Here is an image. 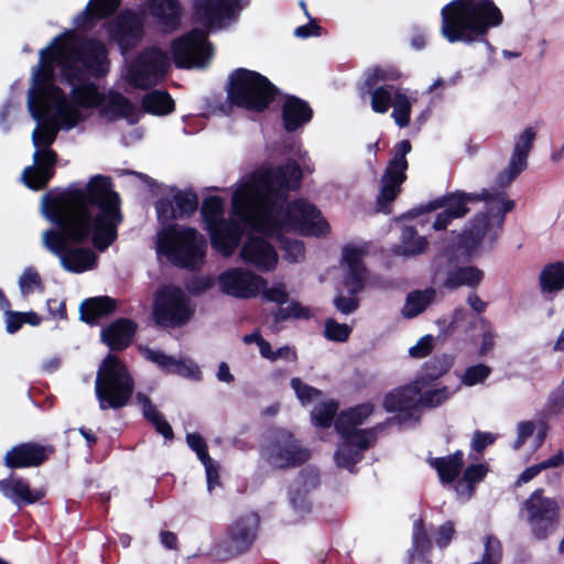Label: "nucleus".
Listing matches in <instances>:
<instances>
[{
    "mask_svg": "<svg viewBox=\"0 0 564 564\" xmlns=\"http://www.w3.org/2000/svg\"><path fill=\"white\" fill-rule=\"evenodd\" d=\"M441 33L449 43H489L491 29L503 23V13L494 0H479L443 14Z\"/></svg>",
    "mask_w": 564,
    "mask_h": 564,
    "instance_id": "obj_3",
    "label": "nucleus"
},
{
    "mask_svg": "<svg viewBox=\"0 0 564 564\" xmlns=\"http://www.w3.org/2000/svg\"><path fill=\"white\" fill-rule=\"evenodd\" d=\"M301 486L289 490V503L301 517L312 511V502L308 494L310 489H314L319 484L318 473L312 468L302 469L299 474Z\"/></svg>",
    "mask_w": 564,
    "mask_h": 564,
    "instance_id": "obj_28",
    "label": "nucleus"
},
{
    "mask_svg": "<svg viewBox=\"0 0 564 564\" xmlns=\"http://www.w3.org/2000/svg\"><path fill=\"white\" fill-rule=\"evenodd\" d=\"M539 286L542 293H557L564 290V262L547 263L539 275Z\"/></svg>",
    "mask_w": 564,
    "mask_h": 564,
    "instance_id": "obj_39",
    "label": "nucleus"
},
{
    "mask_svg": "<svg viewBox=\"0 0 564 564\" xmlns=\"http://www.w3.org/2000/svg\"><path fill=\"white\" fill-rule=\"evenodd\" d=\"M448 399V388L446 386L438 389L423 390L417 395V409L422 408H437Z\"/></svg>",
    "mask_w": 564,
    "mask_h": 564,
    "instance_id": "obj_55",
    "label": "nucleus"
},
{
    "mask_svg": "<svg viewBox=\"0 0 564 564\" xmlns=\"http://www.w3.org/2000/svg\"><path fill=\"white\" fill-rule=\"evenodd\" d=\"M171 52L176 68L191 69L203 66L212 57L213 47L207 33L194 28L172 41Z\"/></svg>",
    "mask_w": 564,
    "mask_h": 564,
    "instance_id": "obj_15",
    "label": "nucleus"
},
{
    "mask_svg": "<svg viewBox=\"0 0 564 564\" xmlns=\"http://www.w3.org/2000/svg\"><path fill=\"white\" fill-rule=\"evenodd\" d=\"M484 278V271L475 265L458 267L447 272L443 286L447 290H456L462 286L475 289Z\"/></svg>",
    "mask_w": 564,
    "mask_h": 564,
    "instance_id": "obj_36",
    "label": "nucleus"
},
{
    "mask_svg": "<svg viewBox=\"0 0 564 564\" xmlns=\"http://www.w3.org/2000/svg\"><path fill=\"white\" fill-rule=\"evenodd\" d=\"M373 412L375 405L371 402H364L343 410L336 417L335 430L337 433H341L358 429Z\"/></svg>",
    "mask_w": 564,
    "mask_h": 564,
    "instance_id": "obj_35",
    "label": "nucleus"
},
{
    "mask_svg": "<svg viewBox=\"0 0 564 564\" xmlns=\"http://www.w3.org/2000/svg\"><path fill=\"white\" fill-rule=\"evenodd\" d=\"M391 107H393L391 117L395 124L400 128L408 127L411 121L412 104L403 90L395 95Z\"/></svg>",
    "mask_w": 564,
    "mask_h": 564,
    "instance_id": "obj_51",
    "label": "nucleus"
},
{
    "mask_svg": "<svg viewBox=\"0 0 564 564\" xmlns=\"http://www.w3.org/2000/svg\"><path fill=\"white\" fill-rule=\"evenodd\" d=\"M134 392V379L126 364L109 352L97 371L95 393L99 409L120 410L130 403Z\"/></svg>",
    "mask_w": 564,
    "mask_h": 564,
    "instance_id": "obj_8",
    "label": "nucleus"
},
{
    "mask_svg": "<svg viewBox=\"0 0 564 564\" xmlns=\"http://www.w3.org/2000/svg\"><path fill=\"white\" fill-rule=\"evenodd\" d=\"M290 384L291 388L294 390L296 398L301 401L302 404H308L322 395L321 390H318L315 387L308 386L297 377L292 378Z\"/></svg>",
    "mask_w": 564,
    "mask_h": 564,
    "instance_id": "obj_59",
    "label": "nucleus"
},
{
    "mask_svg": "<svg viewBox=\"0 0 564 564\" xmlns=\"http://www.w3.org/2000/svg\"><path fill=\"white\" fill-rule=\"evenodd\" d=\"M454 365V356L442 354L424 362L421 372L413 380L422 390L445 376Z\"/></svg>",
    "mask_w": 564,
    "mask_h": 564,
    "instance_id": "obj_32",
    "label": "nucleus"
},
{
    "mask_svg": "<svg viewBox=\"0 0 564 564\" xmlns=\"http://www.w3.org/2000/svg\"><path fill=\"white\" fill-rule=\"evenodd\" d=\"M338 411V402L328 400L317 404L312 411V421L316 427L328 429L335 424Z\"/></svg>",
    "mask_w": 564,
    "mask_h": 564,
    "instance_id": "obj_48",
    "label": "nucleus"
},
{
    "mask_svg": "<svg viewBox=\"0 0 564 564\" xmlns=\"http://www.w3.org/2000/svg\"><path fill=\"white\" fill-rule=\"evenodd\" d=\"M52 445L37 442H22L12 446L3 457V465L9 469L36 468L45 464L54 454Z\"/></svg>",
    "mask_w": 564,
    "mask_h": 564,
    "instance_id": "obj_19",
    "label": "nucleus"
},
{
    "mask_svg": "<svg viewBox=\"0 0 564 564\" xmlns=\"http://www.w3.org/2000/svg\"><path fill=\"white\" fill-rule=\"evenodd\" d=\"M402 89L392 85L383 84L375 89L370 95V106L376 113H386L391 108L395 95Z\"/></svg>",
    "mask_w": 564,
    "mask_h": 564,
    "instance_id": "obj_45",
    "label": "nucleus"
},
{
    "mask_svg": "<svg viewBox=\"0 0 564 564\" xmlns=\"http://www.w3.org/2000/svg\"><path fill=\"white\" fill-rule=\"evenodd\" d=\"M51 119L50 113L48 117L39 122V126L33 130L32 143L35 149H52L51 145L56 140L57 129L46 123V121H51Z\"/></svg>",
    "mask_w": 564,
    "mask_h": 564,
    "instance_id": "obj_52",
    "label": "nucleus"
},
{
    "mask_svg": "<svg viewBox=\"0 0 564 564\" xmlns=\"http://www.w3.org/2000/svg\"><path fill=\"white\" fill-rule=\"evenodd\" d=\"M143 356L147 360L155 364L161 370L166 373H172V369L176 362V359L172 356L166 355L161 350H155L152 348H144Z\"/></svg>",
    "mask_w": 564,
    "mask_h": 564,
    "instance_id": "obj_61",
    "label": "nucleus"
},
{
    "mask_svg": "<svg viewBox=\"0 0 564 564\" xmlns=\"http://www.w3.org/2000/svg\"><path fill=\"white\" fill-rule=\"evenodd\" d=\"M345 445H349L360 453L375 445L377 442L376 430L372 429H355L347 432L338 433Z\"/></svg>",
    "mask_w": 564,
    "mask_h": 564,
    "instance_id": "obj_46",
    "label": "nucleus"
},
{
    "mask_svg": "<svg viewBox=\"0 0 564 564\" xmlns=\"http://www.w3.org/2000/svg\"><path fill=\"white\" fill-rule=\"evenodd\" d=\"M502 561L501 542L494 535H487L485 539L484 552L478 564H500Z\"/></svg>",
    "mask_w": 564,
    "mask_h": 564,
    "instance_id": "obj_56",
    "label": "nucleus"
},
{
    "mask_svg": "<svg viewBox=\"0 0 564 564\" xmlns=\"http://www.w3.org/2000/svg\"><path fill=\"white\" fill-rule=\"evenodd\" d=\"M399 77L400 74L397 70L387 69L379 65H376L365 70L364 80L359 86V91L361 95H369L380 86L379 83L395 80Z\"/></svg>",
    "mask_w": 564,
    "mask_h": 564,
    "instance_id": "obj_42",
    "label": "nucleus"
},
{
    "mask_svg": "<svg viewBox=\"0 0 564 564\" xmlns=\"http://www.w3.org/2000/svg\"><path fill=\"white\" fill-rule=\"evenodd\" d=\"M137 328L134 321L126 317L117 318L101 329V341L111 351H122L132 344Z\"/></svg>",
    "mask_w": 564,
    "mask_h": 564,
    "instance_id": "obj_26",
    "label": "nucleus"
},
{
    "mask_svg": "<svg viewBox=\"0 0 564 564\" xmlns=\"http://www.w3.org/2000/svg\"><path fill=\"white\" fill-rule=\"evenodd\" d=\"M528 522L536 540H546L560 524V505L554 498L545 497L544 489L538 488L524 501Z\"/></svg>",
    "mask_w": 564,
    "mask_h": 564,
    "instance_id": "obj_14",
    "label": "nucleus"
},
{
    "mask_svg": "<svg viewBox=\"0 0 564 564\" xmlns=\"http://www.w3.org/2000/svg\"><path fill=\"white\" fill-rule=\"evenodd\" d=\"M169 66L166 52L156 46L144 48L129 68V80L134 87L149 89L164 78Z\"/></svg>",
    "mask_w": 564,
    "mask_h": 564,
    "instance_id": "obj_16",
    "label": "nucleus"
},
{
    "mask_svg": "<svg viewBox=\"0 0 564 564\" xmlns=\"http://www.w3.org/2000/svg\"><path fill=\"white\" fill-rule=\"evenodd\" d=\"M0 490L19 508L33 505L42 500L46 492L44 489H31L30 484L23 478H7L0 480Z\"/></svg>",
    "mask_w": 564,
    "mask_h": 564,
    "instance_id": "obj_29",
    "label": "nucleus"
},
{
    "mask_svg": "<svg viewBox=\"0 0 564 564\" xmlns=\"http://www.w3.org/2000/svg\"><path fill=\"white\" fill-rule=\"evenodd\" d=\"M351 328L347 324H340L334 318H327L325 322L324 336L332 341L344 343L348 340Z\"/></svg>",
    "mask_w": 564,
    "mask_h": 564,
    "instance_id": "obj_58",
    "label": "nucleus"
},
{
    "mask_svg": "<svg viewBox=\"0 0 564 564\" xmlns=\"http://www.w3.org/2000/svg\"><path fill=\"white\" fill-rule=\"evenodd\" d=\"M43 213L54 225L43 232V246L73 273L93 269L97 261L90 248L73 246L91 241L104 252L117 240L123 221L120 195L111 177L101 174L91 176L84 187L68 186L55 196L44 195Z\"/></svg>",
    "mask_w": 564,
    "mask_h": 564,
    "instance_id": "obj_1",
    "label": "nucleus"
},
{
    "mask_svg": "<svg viewBox=\"0 0 564 564\" xmlns=\"http://www.w3.org/2000/svg\"><path fill=\"white\" fill-rule=\"evenodd\" d=\"M486 202L494 205L499 204L498 214L500 215L499 228H502L506 214L513 210L516 203L512 199H506L503 191L489 192L482 188L480 193H466L464 191H455L446 193L425 205H420L406 213L409 218H416L422 214L430 213L440 208H444L435 216L432 228L435 231L445 230L447 226L458 218L465 217L469 213L468 204Z\"/></svg>",
    "mask_w": 564,
    "mask_h": 564,
    "instance_id": "obj_4",
    "label": "nucleus"
},
{
    "mask_svg": "<svg viewBox=\"0 0 564 564\" xmlns=\"http://www.w3.org/2000/svg\"><path fill=\"white\" fill-rule=\"evenodd\" d=\"M206 249L205 237L193 227L173 224L159 234V252L181 269H199L205 263Z\"/></svg>",
    "mask_w": 564,
    "mask_h": 564,
    "instance_id": "obj_7",
    "label": "nucleus"
},
{
    "mask_svg": "<svg viewBox=\"0 0 564 564\" xmlns=\"http://www.w3.org/2000/svg\"><path fill=\"white\" fill-rule=\"evenodd\" d=\"M302 170L294 159H289L275 169H267L258 173L253 181L241 184L234 193L232 213L242 221H250L254 212H260V227L275 230L279 220L274 210L279 203H285L288 191L297 189L301 185Z\"/></svg>",
    "mask_w": 564,
    "mask_h": 564,
    "instance_id": "obj_2",
    "label": "nucleus"
},
{
    "mask_svg": "<svg viewBox=\"0 0 564 564\" xmlns=\"http://www.w3.org/2000/svg\"><path fill=\"white\" fill-rule=\"evenodd\" d=\"M240 257L246 264L260 272L273 271L278 264L275 248L262 237L250 236L245 241Z\"/></svg>",
    "mask_w": 564,
    "mask_h": 564,
    "instance_id": "obj_22",
    "label": "nucleus"
},
{
    "mask_svg": "<svg viewBox=\"0 0 564 564\" xmlns=\"http://www.w3.org/2000/svg\"><path fill=\"white\" fill-rule=\"evenodd\" d=\"M189 299L180 286H166L156 292L152 316L158 326L181 327L193 316Z\"/></svg>",
    "mask_w": 564,
    "mask_h": 564,
    "instance_id": "obj_13",
    "label": "nucleus"
},
{
    "mask_svg": "<svg viewBox=\"0 0 564 564\" xmlns=\"http://www.w3.org/2000/svg\"><path fill=\"white\" fill-rule=\"evenodd\" d=\"M67 46L62 35L55 36L51 44L40 51V61L37 65L54 66L57 62L61 66V59L65 55Z\"/></svg>",
    "mask_w": 564,
    "mask_h": 564,
    "instance_id": "obj_53",
    "label": "nucleus"
},
{
    "mask_svg": "<svg viewBox=\"0 0 564 564\" xmlns=\"http://www.w3.org/2000/svg\"><path fill=\"white\" fill-rule=\"evenodd\" d=\"M141 107L147 113L167 116L175 110V101L169 91L155 89L142 97Z\"/></svg>",
    "mask_w": 564,
    "mask_h": 564,
    "instance_id": "obj_38",
    "label": "nucleus"
},
{
    "mask_svg": "<svg viewBox=\"0 0 564 564\" xmlns=\"http://www.w3.org/2000/svg\"><path fill=\"white\" fill-rule=\"evenodd\" d=\"M364 256L365 251L358 247L346 246L343 249V259L347 264L344 285L352 295H357L365 286L366 267L362 261Z\"/></svg>",
    "mask_w": 564,
    "mask_h": 564,
    "instance_id": "obj_27",
    "label": "nucleus"
},
{
    "mask_svg": "<svg viewBox=\"0 0 564 564\" xmlns=\"http://www.w3.org/2000/svg\"><path fill=\"white\" fill-rule=\"evenodd\" d=\"M282 99L281 120L286 132H295L311 122L314 111L308 101L290 94L283 95Z\"/></svg>",
    "mask_w": 564,
    "mask_h": 564,
    "instance_id": "obj_25",
    "label": "nucleus"
},
{
    "mask_svg": "<svg viewBox=\"0 0 564 564\" xmlns=\"http://www.w3.org/2000/svg\"><path fill=\"white\" fill-rule=\"evenodd\" d=\"M536 132L532 127L527 128L516 141L513 152L511 155L512 161L524 166H528V156L532 150Z\"/></svg>",
    "mask_w": 564,
    "mask_h": 564,
    "instance_id": "obj_47",
    "label": "nucleus"
},
{
    "mask_svg": "<svg viewBox=\"0 0 564 564\" xmlns=\"http://www.w3.org/2000/svg\"><path fill=\"white\" fill-rule=\"evenodd\" d=\"M427 462L437 471L442 484H452L464 468V453L457 449L447 456L429 458Z\"/></svg>",
    "mask_w": 564,
    "mask_h": 564,
    "instance_id": "obj_34",
    "label": "nucleus"
},
{
    "mask_svg": "<svg viewBox=\"0 0 564 564\" xmlns=\"http://www.w3.org/2000/svg\"><path fill=\"white\" fill-rule=\"evenodd\" d=\"M177 218L191 217L198 208V196L192 189L177 191L173 195Z\"/></svg>",
    "mask_w": 564,
    "mask_h": 564,
    "instance_id": "obj_49",
    "label": "nucleus"
},
{
    "mask_svg": "<svg viewBox=\"0 0 564 564\" xmlns=\"http://www.w3.org/2000/svg\"><path fill=\"white\" fill-rule=\"evenodd\" d=\"M408 167L409 164L390 160L382 176V181H387L393 183L394 185L401 186L406 180L405 172Z\"/></svg>",
    "mask_w": 564,
    "mask_h": 564,
    "instance_id": "obj_62",
    "label": "nucleus"
},
{
    "mask_svg": "<svg viewBox=\"0 0 564 564\" xmlns=\"http://www.w3.org/2000/svg\"><path fill=\"white\" fill-rule=\"evenodd\" d=\"M261 457L273 469L286 470L306 464L311 458V451L293 432L274 427L267 434L260 448Z\"/></svg>",
    "mask_w": 564,
    "mask_h": 564,
    "instance_id": "obj_11",
    "label": "nucleus"
},
{
    "mask_svg": "<svg viewBox=\"0 0 564 564\" xmlns=\"http://www.w3.org/2000/svg\"><path fill=\"white\" fill-rule=\"evenodd\" d=\"M58 154L53 149H35L33 165L26 166L22 172V182L32 191L44 189L54 177Z\"/></svg>",
    "mask_w": 564,
    "mask_h": 564,
    "instance_id": "obj_20",
    "label": "nucleus"
},
{
    "mask_svg": "<svg viewBox=\"0 0 564 564\" xmlns=\"http://www.w3.org/2000/svg\"><path fill=\"white\" fill-rule=\"evenodd\" d=\"M117 310V301L110 296L85 299L79 305V319L88 325H96Z\"/></svg>",
    "mask_w": 564,
    "mask_h": 564,
    "instance_id": "obj_30",
    "label": "nucleus"
},
{
    "mask_svg": "<svg viewBox=\"0 0 564 564\" xmlns=\"http://www.w3.org/2000/svg\"><path fill=\"white\" fill-rule=\"evenodd\" d=\"M28 108L37 122L46 119L53 110L67 129L74 128L79 119V110L69 104L65 93L55 85L54 66L36 65L32 73V85L28 91Z\"/></svg>",
    "mask_w": 564,
    "mask_h": 564,
    "instance_id": "obj_5",
    "label": "nucleus"
},
{
    "mask_svg": "<svg viewBox=\"0 0 564 564\" xmlns=\"http://www.w3.org/2000/svg\"><path fill=\"white\" fill-rule=\"evenodd\" d=\"M218 281L224 293L239 299L254 297L265 284L261 275L239 268L223 272Z\"/></svg>",
    "mask_w": 564,
    "mask_h": 564,
    "instance_id": "obj_21",
    "label": "nucleus"
},
{
    "mask_svg": "<svg viewBox=\"0 0 564 564\" xmlns=\"http://www.w3.org/2000/svg\"><path fill=\"white\" fill-rule=\"evenodd\" d=\"M100 116L110 121L127 119L133 124L139 121L138 109L126 96L120 93H110L106 104L101 105Z\"/></svg>",
    "mask_w": 564,
    "mask_h": 564,
    "instance_id": "obj_31",
    "label": "nucleus"
},
{
    "mask_svg": "<svg viewBox=\"0 0 564 564\" xmlns=\"http://www.w3.org/2000/svg\"><path fill=\"white\" fill-rule=\"evenodd\" d=\"M151 14L161 25L175 30L180 25L181 7L178 0H149Z\"/></svg>",
    "mask_w": 564,
    "mask_h": 564,
    "instance_id": "obj_37",
    "label": "nucleus"
},
{
    "mask_svg": "<svg viewBox=\"0 0 564 564\" xmlns=\"http://www.w3.org/2000/svg\"><path fill=\"white\" fill-rule=\"evenodd\" d=\"M249 0H195L194 12L207 29L223 28L238 19Z\"/></svg>",
    "mask_w": 564,
    "mask_h": 564,
    "instance_id": "obj_17",
    "label": "nucleus"
},
{
    "mask_svg": "<svg viewBox=\"0 0 564 564\" xmlns=\"http://www.w3.org/2000/svg\"><path fill=\"white\" fill-rule=\"evenodd\" d=\"M200 215L206 230L215 225H219V223L226 219L225 200L217 195L206 197L200 207Z\"/></svg>",
    "mask_w": 564,
    "mask_h": 564,
    "instance_id": "obj_44",
    "label": "nucleus"
},
{
    "mask_svg": "<svg viewBox=\"0 0 564 564\" xmlns=\"http://www.w3.org/2000/svg\"><path fill=\"white\" fill-rule=\"evenodd\" d=\"M422 389L414 381L400 386L388 393L383 398V409L388 413L400 412L404 420H411L417 411V395Z\"/></svg>",
    "mask_w": 564,
    "mask_h": 564,
    "instance_id": "obj_24",
    "label": "nucleus"
},
{
    "mask_svg": "<svg viewBox=\"0 0 564 564\" xmlns=\"http://www.w3.org/2000/svg\"><path fill=\"white\" fill-rule=\"evenodd\" d=\"M433 549V542L429 536L425 522L419 518L413 523L411 561L429 562L427 557Z\"/></svg>",
    "mask_w": 564,
    "mask_h": 564,
    "instance_id": "obj_40",
    "label": "nucleus"
},
{
    "mask_svg": "<svg viewBox=\"0 0 564 564\" xmlns=\"http://www.w3.org/2000/svg\"><path fill=\"white\" fill-rule=\"evenodd\" d=\"M284 203L276 205L274 217L279 220V227L275 230H264L260 227V212H254V216L250 217L249 224L257 232L265 236H273L279 234L284 228L294 229L303 235L324 236L329 230L328 223L322 218L321 210L314 205L304 199H294L288 204L283 210Z\"/></svg>",
    "mask_w": 564,
    "mask_h": 564,
    "instance_id": "obj_10",
    "label": "nucleus"
},
{
    "mask_svg": "<svg viewBox=\"0 0 564 564\" xmlns=\"http://www.w3.org/2000/svg\"><path fill=\"white\" fill-rule=\"evenodd\" d=\"M260 525L261 520L257 512L237 517L226 527L223 536L213 545L210 554L220 562L247 554L258 539Z\"/></svg>",
    "mask_w": 564,
    "mask_h": 564,
    "instance_id": "obj_12",
    "label": "nucleus"
},
{
    "mask_svg": "<svg viewBox=\"0 0 564 564\" xmlns=\"http://www.w3.org/2000/svg\"><path fill=\"white\" fill-rule=\"evenodd\" d=\"M20 291L23 295H29L33 292L34 288L44 289L42 283V279L36 270L33 268H28L24 270L22 275L19 279Z\"/></svg>",
    "mask_w": 564,
    "mask_h": 564,
    "instance_id": "obj_64",
    "label": "nucleus"
},
{
    "mask_svg": "<svg viewBox=\"0 0 564 564\" xmlns=\"http://www.w3.org/2000/svg\"><path fill=\"white\" fill-rule=\"evenodd\" d=\"M490 373L491 368L485 364L469 366L462 376V382L467 387H473L484 382Z\"/></svg>",
    "mask_w": 564,
    "mask_h": 564,
    "instance_id": "obj_60",
    "label": "nucleus"
},
{
    "mask_svg": "<svg viewBox=\"0 0 564 564\" xmlns=\"http://www.w3.org/2000/svg\"><path fill=\"white\" fill-rule=\"evenodd\" d=\"M401 192L400 185L382 181V186L377 197V204L382 212H390L389 205L394 202Z\"/></svg>",
    "mask_w": 564,
    "mask_h": 564,
    "instance_id": "obj_63",
    "label": "nucleus"
},
{
    "mask_svg": "<svg viewBox=\"0 0 564 564\" xmlns=\"http://www.w3.org/2000/svg\"><path fill=\"white\" fill-rule=\"evenodd\" d=\"M70 105L76 107L91 109L101 106L105 102V95L99 90L98 86L89 82L88 78L86 80L74 82L70 84Z\"/></svg>",
    "mask_w": 564,
    "mask_h": 564,
    "instance_id": "obj_33",
    "label": "nucleus"
},
{
    "mask_svg": "<svg viewBox=\"0 0 564 564\" xmlns=\"http://www.w3.org/2000/svg\"><path fill=\"white\" fill-rule=\"evenodd\" d=\"M435 297V290L429 288L424 291H412L406 295L402 315L406 318H414L420 315L432 303Z\"/></svg>",
    "mask_w": 564,
    "mask_h": 564,
    "instance_id": "obj_43",
    "label": "nucleus"
},
{
    "mask_svg": "<svg viewBox=\"0 0 564 564\" xmlns=\"http://www.w3.org/2000/svg\"><path fill=\"white\" fill-rule=\"evenodd\" d=\"M401 246L397 251L404 257H415L426 252L429 241L426 237L419 236L417 230L413 226H405L401 231Z\"/></svg>",
    "mask_w": 564,
    "mask_h": 564,
    "instance_id": "obj_41",
    "label": "nucleus"
},
{
    "mask_svg": "<svg viewBox=\"0 0 564 564\" xmlns=\"http://www.w3.org/2000/svg\"><path fill=\"white\" fill-rule=\"evenodd\" d=\"M108 50L98 39L85 37L67 45L61 59V74L67 84L86 80L89 76L100 78L109 70Z\"/></svg>",
    "mask_w": 564,
    "mask_h": 564,
    "instance_id": "obj_9",
    "label": "nucleus"
},
{
    "mask_svg": "<svg viewBox=\"0 0 564 564\" xmlns=\"http://www.w3.org/2000/svg\"><path fill=\"white\" fill-rule=\"evenodd\" d=\"M108 33L109 39L117 43L120 52L127 54L142 41L143 22L134 11H122L109 24Z\"/></svg>",
    "mask_w": 564,
    "mask_h": 564,
    "instance_id": "obj_18",
    "label": "nucleus"
},
{
    "mask_svg": "<svg viewBox=\"0 0 564 564\" xmlns=\"http://www.w3.org/2000/svg\"><path fill=\"white\" fill-rule=\"evenodd\" d=\"M118 3L119 0H89L86 9L82 12V15H93L98 20L105 19L116 11Z\"/></svg>",
    "mask_w": 564,
    "mask_h": 564,
    "instance_id": "obj_54",
    "label": "nucleus"
},
{
    "mask_svg": "<svg viewBox=\"0 0 564 564\" xmlns=\"http://www.w3.org/2000/svg\"><path fill=\"white\" fill-rule=\"evenodd\" d=\"M279 243L280 249L284 252V259L289 262L295 263L304 259L305 246L299 239H292L282 235V231L273 235Z\"/></svg>",
    "mask_w": 564,
    "mask_h": 564,
    "instance_id": "obj_50",
    "label": "nucleus"
},
{
    "mask_svg": "<svg viewBox=\"0 0 564 564\" xmlns=\"http://www.w3.org/2000/svg\"><path fill=\"white\" fill-rule=\"evenodd\" d=\"M280 95V89L256 70L239 67L229 75L227 98L238 108L264 112Z\"/></svg>",
    "mask_w": 564,
    "mask_h": 564,
    "instance_id": "obj_6",
    "label": "nucleus"
},
{
    "mask_svg": "<svg viewBox=\"0 0 564 564\" xmlns=\"http://www.w3.org/2000/svg\"><path fill=\"white\" fill-rule=\"evenodd\" d=\"M337 466L352 470V468L364 458L359 449L345 445L337 449L334 455Z\"/></svg>",
    "mask_w": 564,
    "mask_h": 564,
    "instance_id": "obj_57",
    "label": "nucleus"
},
{
    "mask_svg": "<svg viewBox=\"0 0 564 564\" xmlns=\"http://www.w3.org/2000/svg\"><path fill=\"white\" fill-rule=\"evenodd\" d=\"M207 232L212 248L223 257L228 258L234 254L235 250L240 245L243 227L237 220L225 219L219 223V225L207 229Z\"/></svg>",
    "mask_w": 564,
    "mask_h": 564,
    "instance_id": "obj_23",
    "label": "nucleus"
}]
</instances>
